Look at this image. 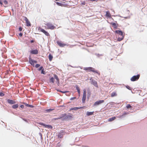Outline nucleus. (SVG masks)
<instances>
[{"mask_svg": "<svg viewBox=\"0 0 147 147\" xmlns=\"http://www.w3.org/2000/svg\"><path fill=\"white\" fill-rule=\"evenodd\" d=\"M84 107H74V108H71V110H77V109L84 108Z\"/></svg>", "mask_w": 147, "mask_h": 147, "instance_id": "nucleus-20", "label": "nucleus"}, {"mask_svg": "<svg viewBox=\"0 0 147 147\" xmlns=\"http://www.w3.org/2000/svg\"><path fill=\"white\" fill-rule=\"evenodd\" d=\"M57 119V118H55V120H57V119Z\"/></svg>", "mask_w": 147, "mask_h": 147, "instance_id": "nucleus-48", "label": "nucleus"}, {"mask_svg": "<svg viewBox=\"0 0 147 147\" xmlns=\"http://www.w3.org/2000/svg\"><path fill=\"white\" fill-rule=\"evenodd\" d=\"M56 4L59 5V6H62L63 5V4H62V3H59V2H56Z\"/></svg>", "mask_w": 147, "mask_h": 147, "instance_id": "nucleus-33", "label": "nucleus"}, {"mask_svg": "<svg viewBox=\"0 0 147 147\" xmlns=\"http://www.w3.org/2000/svg\"><path fill=\"white\" fill-rule=\"evenodd\" d=\"M43 67L42 66L40 67V68L38 69L39 71H40L42 69Z\"/></svg>", "mask_w": 147, "mask_h": 147, "instance_id": "nucleus-42", "label": "nucleus"}, {"mask_svg": "<svg viewBox=\"0 0 147 147\" xmlns=\"http://www.w3.org/2000/svg\"><path fill=\"white\" fill-rule=\"evenodd\" d=\"M105 16L106 17L110 18L111 17V14L110 13L109 11H107L106 12V14L105 15Z\"/></svg>", "mask_w": 147, "mask_h": 147, "instance_id": "nucleus-19", "label": "nucleus"}, {"mask_svg": "<svg viewBox=\"0 0 147 147\" xmlns=\"http://www.w3.org/2000/svg\"><path fill=\"white\" fill-rule=\"evenodd\" d=\"M76 97H72V98H70V100H73L76 99Z\"/></svg>", "mask_w": 147, "mask_h": 147, "instance_id": "nucleus-40", "label": "nucleus"}, {"mask_svg": "<svg viewBox=\"0 0 147 147\" xmlns=\"http://www.w3.org/2000/svg\"><path fill=\"white\" fill-rule=\"evenodd\" d=\"M88 99H89V97H90V96L91 95V94L90 92L89 91L88 92Z\"/></svg>", "mask_w": 147, "mask_h": 147, "instance_id": "nucleus-31", "label": "nucleus"}, {"mask_svg": "<svg viewBox=\"0 0 147 147\" xmlns=\"http://www.w3.org/2000/svg\"><path fill=\"white\" fill-rule=\"evenodd\" d=\"M40 125H42L44 126L45 127L47 128H48L52 129L53 128V127L51 125H46L43 123H40Z\"/></svg>", "mask_w": 147, "mask_h": 147, "instance_id": "nucleus-9", "label": "nucleus"}, {"mask_svg": "<svg viewBox=\"0 0 147 147\" xmlns=\"http://www.w3.org/2000/svg\"><path fill=\"white\" fill-rule=\"evenodd\" d=\"M57 43L59 46L61 47H64L66 45V44L59 41H57Z\"/></svg>", "mask_w": 147, "mask_h": 147, "instance_id": "nucleus-11", "label": "nucleus"}, {"mask_svg": "<svg viewBox=\"0 0 147 147\" xmlns=\"http://www.w3.org/2000/svg\"><path fill=\"white\" fill-rule=\"evenodd\" d=\"M61 92H62V93H65L66 92H67L66 91H64V92H63V91H61Z\"/></svg>", "mask_w": 147, "mask_h": 147, "instance_id": "nucleus-47", "label": "nucleus"}, {"mask_svg": "<svg viewBox=\"0 0 147 147\" xmlns=\"http://www.w3.org/2000/svg\"><path fill=\"white\" fill-rule=\"evenodd\" d=\"M116 118V117H113L112 118H110L108 119V121H111L114 120H115Z\"/></svg>", "mask_w": 147, "mask_h": 147, "instance_id": "nucleus-26", "label": "nucleus"}, {"mask_svg": "<svg viewBox=\"0 0 147 147\" xmlns=\"http://www.w3.org/2000/svg\"><path fill=\"white\" fill-rule=\"evenodd\" d=\"M115 32L119 34V35L121 36L120 37H119L117 38V40L118 41H121L124 38V36L123 35V32L120 30H116L115 31Z\"/></svg>", "mask_w": 147, "mask_h": 147, "instance_id": "nucleus-2", "label": "nucleus"}, {"mask_svg": "<svg viewBox=\"0 0 147 147\" xmlns=\"http://www.w3.org/2000/svg\"><path fill=\"white\" fill-rule=\"evenodd\" d=\"M54 109H49L47 110L46 111L47 112H50L51 111H52Z\"/></svg>", "mask_w": 147, "mask_h": 147, "instance_id": "nucleus-36", "label": "nucleus"}, {"mask_svg": "<svg viewBox=\"0 0 147 147\" xmlns=\"http://www.w3.org/2000/svg\"><path fill=\"white\" fill-rule=\"evenodd\" d=\"M3 3H4V4L5 5V6H4L5 7H6L7 6V3H8V2H7V1H6V0H5L4 1H3Z\"/></svg>", "mask_w": 147, "mask_h": 147, "instance_id": "nucleus-30", "label": "nucleus"}, {"mask_svg": "<svg viewBox=\"0 0 147 147\" xmlns=\"http://www.w3.org/2000/svg\"><path fill=\"white\" fill-rule=\"evenodd\" d=\"M29 61L31 65L34 66L35 63H37V61L33 60L31 58L29 59Z\"/></svg>", "mask_w": 147, "mask_h": 147, "instance_id": "nucleus-12", "label": "nucleus"}, {"mask_svg": "<svg viewBox=\"0 0 147 147\" xmlns=\"http://www.w3.org/2000/svg\"><path fill=\"white\" fill-rule=\"evenodd\" d=\"M19 35L21 37L22 36L23 34L22 33H21L19 34Z\"/></svg>", "mask_w": 147, "mask_h": 147, "instance_id": "nucleus-44", "label": "nucleus"}, {"mask_svg": "<svg viewBox=\"0 0 147 147\" xmlns=\"http://www.w3.org/2000/svg\"><path fill=\"white\" fill-rule=\"evenodd\" d=\"M45 25L47 27V29L53 30L55 28V26L53 25L52 24L50 23H47L46 24H45Z\"/></svg>", "mask_w": 147, "mask_h": 147, "instance_id": "nucleus-3", "label": "nucleus"}, {"mask_svg": "<svg viewBox=\"0 0 147 147\" xmlns=\"http://www.w3.org/2000/svg\"><path fill=\"white\" fill-rule=\"evenodd\" d=\"M64 134V133L63 131H61L58 135V138H62L63 137V135Z\"/></svg>", "mask_w": 147, "mask_h": 147, "instance_id": "nucleus-14", "label": "nucleus"}, {"mask_svg": "<svg viewBox=\"0 0 147 147\" xmlns=\"http://www.w3.org/2000/svg\"><path fill=\"white\" fill-rule=\"evenodd\" d=\"M76 88L77 90L78 94H80V91L79 87L78 86H77L76 87Z\"/></svg>", "mask_w": 147, "mask_h": 147, "instance_id": "nucleus-29", "label": "nucleus"}, {"mask_svg": "<svg viewBox=\"0 0 147 147\" xmlns=\"http://www.w3.org/2000/svg\"><path fill=\"white\" fill-rule=\"evenodd\" d=\"M7 102L11 104H14L16 103L15 101L10 99H8L7 100Z\"/></svg>", "mask_w": 147, "mask_h": 147, "instance_id": "nucleus-21", "label": "nucleus"}, {"mask_svg": "<svg viewBox=\"0 0 147 147\" xmlns=\"http://www.w3.org/2000/svg\"><path fill=\"white\" fill-rule=\"evenodd\" d=\"M111 24L112 25V26L114 28L117 29L118 28V24L115 22H111Z\"/></svg>", "mask_w": 147, "mask_h": 147, "instance_id": "nucleus-16", "label": "nucleus"}, {"mask_svg": "<svg viewBox=\"0 0 147 147\" xmlns=\"http://www.w3.org/2000/svg\"><path fill=\"white\" fill-rule=\"evenodd\" d=\"M85 5V2L84 1L82 2L81 4V5Z\"/></svg>", "mask_w": 147, "mask_h": 147, "instance_id": "nucleus-37", "label": "nucleus"}, {"mask_svg": "<svg viewBox=\"0 0 147 147\" xmlns=\"http://www.w3.org/2000/svg\"><path fill=\"white\" fill-rule=\"evenodd\" d=\"M126 107L127 109H129V108H131V106L130 105L128 104L127 105Z\"/></svg>", "mask_w": 147, "mask_h": 147, "instance_id": "nucleus-32", "label": "nucleus"}, {"mask_svg": "<svg viewBox=\"0 0 147 147\" xmlns=\"http://www.w3.org/2000/svg\"><path fill=\"white\" fill-rule=\"evenodd\" d=\"M23 104L25 105V106H26L27 107H29L31 108H33L34 107V106L30 105H29L28 104H27L26 103H24Z\"/></svg>", "mask_w": 147, "mask_h": 147, "instance_id": "nucleus-23", "label": "nucleus"}, {"mask_svg": "<svg viewBox=\"0 0 147 147\" xmlns=\"http://www.w3.org/2000/svg\"><path fill=\"white\" fill-rule=\"evenodd\" d=\"M41 73L43 74H45L46 73L44 71V69H43L41 71Z\"/></svg>", "mask_w": 147, "mask_h": 147, "instance_id": "nucleus-34", "label": "nucleus"}, {"mask_svg": "<svg viewBox=\"0 0 147 147\" xmlns=\"http://www.w3.org/2000/svg\"><path fill=\"white\" fill-rule=\"evenodd\" d=\"M30 53L33 54H37L38 53V51L37 49H35L30 51Z\"/></svg>", "mask_w": 147, "mask_h": 147, "instance_id": "nucleus-15", "label": "nucleus"}, {"mask_svg": "<svg viewBox=\"0 0 147 147\" xmlns=\"http://www.w3.org/2000/svg\"><path fill=\"white\" fill-rule=\"evenodd\" d=\"M18 104H16L14 105H13L12 106V107L14 109H16L17 108H18Z\"/></svg>", "mask_w": 147, "mask_h": 147, "instance_id": "nucleus-27", "label": "nucleus"}, {"mask_svg": "<svg viewBox=\"0 0 147 147\" xmlns=\"http://www.w3.org/2000/svg\"><path fill=\"white\" fill-rule=\"evenodd\" d=\"M31 43H33L34 42V41L33 40H31L30 41Z\"/></svg>", "mask_w": 147, "mask_h": 147, "instance_id": "nucleus-46", "label": "nucleus"}, {"mask_svg": "<svg viewBox=\"0 0 147 147\" xmlns=\"http://www.w3.org/2000/svg\"><path fill=\"white\" fill-rule=\"evenodd\" d=\"M24 19L26 21V26H31V23L27 18L26 17H24Z\"/></svg>", "mask_w": 147, "mask_h": 147, "instance_id": "nucleus-8", "label": "nucleus"}, {"mask_svg": "<svg viewBox=\"0 0 147 147\" xmlns=\"http://www.w3.org/2000/svg\"><path fill=\"white\" fill-rule=\"evenodd\" d=\"M91 84L94 85L97 88L98 87V84L97 82L95 80H94L92 79L91 81Z\"/></svg>", "mask_w": 147, "mask_h": 147, "instance_id": "nucleus-10", "label": "nucleus"}, {"mask_svg": "<svg viewBox=\"0 0 147 147\" xmlns=\"http://www.w3.org/2000/svg\"><path fill=\"white\" fill-rule=\"evenodd\" d=\"M86 98V90L84 89V92L83 96L82 98V102L83 103L85 102V100Z\"/></svg>", "mask_w": 147, "mask_h": 147, "instance_id": "nucleus-4", "label": "nucleus"}, {"mask_svg": "<svg viewBox=\"0 0 147 147\" xmlns=\"http://www.w3.org/2000/svg\"><path fill=\"white\" fill-rule=\"evenodd\" d=\"M54 78L53 77L49 79V82L51 83H54Z\"/></svg>", "mask_w": 147, "mask_h": 147, "instance_id": "nucleus-24", "label": "nucleus"}, {"mask_svg": "<svg viewBox=\"0 0 147 147\" xmlns=\"http://www.w3.org/2000/svg\"><path fill=\"white\" fill-rule=\"evenodd\" d=\"M126 87L127 89H129V90H131V88L129 86H126Z\"/></svg>", "mask_w": 147, "mask_h": 147, "instance_id": "nucleus-35", "label": "nucleus"}, {"mask_svg": "<svg viewBox=\"0 0 147 147\" xmlns=\"http://www.w3.org/2000/svg\"><path fill=\"white\" fill-rule=\"evenodd\" d=\"M94 112H88V111L86 112V115L87 116H90L93 115Z\"/></svg>", "mask_w": 147, "mask_h": 147, "instance_id": "nucleus-22", "label": "nucleus"}, {"mask_svg": "<svg viewBox=\"0 0 147 147\" xmlns=\"http://www.w3.org/2000/svg\"><path fill=\"white\" fill-rule=\"evenodd\" d=\"M54 78L56 80V82L58 84H59V79L57 75L56 74H54Z\"/></svg>", "mask_w": 147, "mask_h": 147, "instance_id": "nucleus-18", "label": "nucleus"}, {"mask_svg": "<svg viewBox=\"0 0 147 147\" xmlns=\"http://www.w3.org/2000/svg\"><path fill=\"white\" fill-rule=\"evenodd\" d=\"M84 69L85 70L87 71L97 73L99 75H100V73L98 72V71L97 70H95L94 68L93 67H84Z\"/></svg>", "mask_w": 147, "mask_h": 147, "instance_id": "nucleus-1", "label": "nucleus"}, {"mask_svg": "<svg viewBox=\"0 0 147 147\" xmlns=\"http://www.w3.org/2000/svg\"><path fill=\"white\" fill-rule=\"evenodd\" d=\"M20 107L21 108H22L23 109V108H24V105H20Z\"/></svg>", "mask_w": 147, "mask_h": 147, "instance_id": "nucleus-43", "label": "nucleus"}, {"mask_svg": "<svg viewBox=\"0 0 147 147\" xmlns=\"http://www.w3.org/2000/svg\"><path fill=\"white\" fill-rule=\"evenodd\" d=\"M0 4L1 5V6H2L3 5V3L1 1V0H0Z\"/></svg>", "mask_w": 147, "mask_h": 147, "instance_id": "nucleus-45", "label": "nucleus"}, {"mask_svg": "<svg viewBox=\"0 0 147 147\" xmlns=\"http://www.w3.org/2000/svg\"><path fill=\"white\" fill-rule=\"evenodd\" d=\"M140 75L138 74L136 76H134L131 78V80L132 81H134L138 80L139 78Z\"/></svg>", "mask_w": 147, "mask_h": 147, "instance_id": "nucleus-5", "label": "nucleus"}, {"mask_svg": "<svg viewBox=\"0 0 147 147\" xmlns=\"http://www.w3.org/2000/svg\"><path fill=\"white\" fill-rule=\"evenodd\" d=\"M117 95V94L115 92H113L111 94V96L112 97H113L116 96Z\"/></svg>", "mask_w": 147, "mask_h": 147, "instance_id": "nucleus-28", "label": "nucleus"}, {"mask_svg": "<svg viewBox=\"0 0 147 147\" xmlns=\"http://www.w3.org/2000/svg\"><path fill=\"white\" fill-rule=\"evenodd\" d=\"M53 58V56L51 54H50L49 55V59L50 61H51L52 60Z\"/></svg>", "mask_w": 147, "mask_h": 147, "instance_id": "nucleus-25", "label": "nucleus"}, {"mask_svg": "<svg viewBox=\"0 0 147 147\" xmlns=\"http://www.w3.org/2000/svg\"><path fill=\"white\" fill-rule=\"evenodd\" d=\"M104 100H100L99 101H97L95 102L94 104H93V106H96L99 105L101 104L104 102Z\"/></svg>", "mask_w": 147, "mask_h": 147, "instance_id": "nucleus-7", "label": "nucleus"}, {"mask_svg": "<svg viewBox=\"0 0 147 147\" xmlns=\"http://www.w3.org/2000/svg\"><path fill=\"white\" fill-rule=\"evenodd\" d=\"M4 94L2 92H0V96H4Z\"/></svg>", "mask_w": 147, "mask_h": 147, "instance_id": "nucleus-38", "label": "nucleus"}, {"mask_svg": "<svg viewBox=\"0 0 147 147\" xmlns=\"http://www.w3.org/2000/svg\"><path fill=\"white\" fill-rule=\"evenodd\" d=\"M40 65L39 64H36L35 66V67H36V68H38V67H39L40 66Z\"/></svg>", "mask_w": 147, "mask_h": 147, "instance_id": "nucleus-39", "label": "nucleus"}, {"mask_svg": "<svg viewBox=\"0 0 147 147\" xmlns=\"http://www.w3.org/2000/svg\"><path fill=\"white\" fill-rule=\"evenodd\" d=\"M72 118V117L71 115H66V114L65 117L64 118V120H68L71 119Z\"/></svg>", "mask_w": 147, "mask_h": 147, "instance_id": "nucleus-13", "label": "nucleus"}, {"mask_svg": "<svg viewBox=\"0 0 147 147\" xmlns=\"http://www.w3.org/2000/svg\"><path fill=\"white\" fill-rule=\"evenodd\" d=\"M38 30H40L42 32L46 35L47 36H49L50 35L49 33L47 31H46L44 29L40 27H39L38 28Z\"/></svg>", "mask_w": 147, "mask_h": 147, "instance_id": "nucleus-6", "label": "nucleus"}, {"mask_svg": "<svg viewBox=\"0 0 147 147\" xmlns=\"http://www.w3.org/2000/svg\"><path fill=\"white\" fill-rule=\"evenodd\" d=\"M22 28L21 27H20L19 28V30L20 31H21L22 30Z\"/></svg>", "mask_w": 147, "mask_h": 147, "instance_id": "nucleus-41", "label": "nucleus"}, {"mask_svg": "<svg viewBox=\"0 0 147 147\" xmlns=\"http://www.w3.org/2000/svg\"><path fill=\"white\" fill-rule=\"evenodd\" d=\"M66 114H62L61 116L58 118H57V119H62V120H64V118L65 117Z\"/></svg>", "mask_w": 147, "mask_h": 147, "instance_id": "nucleus-17", "label": "nucleus"}]
</instances>
